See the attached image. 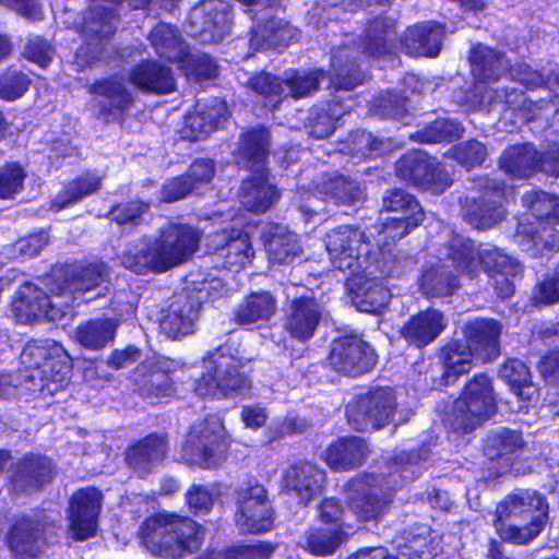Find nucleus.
<instances>
[{
    "mask_svg": "<svg viewBox=\"0 0 559 559\" xmlns=\"http://www.w3.org/2000/svg\"><path fill=\"white\" fill-rule=\"evenodd\" d=\"M150 41L155 51L170 61L179 60L186 51L178 31L160 23L150 33Z\"/></svg>",
    "mask_w": 559,
    "mask_h": 559,
    "instance_id": "nucleus-51",
    "label": "nucleus"
},
{
    "mask_svg": "<svg viewBox=\"0 0 559 559\" xmlns=\"http://www.w3.org/2000/svg\"><path fill=\"white\" fill-rule=\"evenodd\" d=\"M500 167L514 178H527L537 170L559 176V145L543 157L531 144L514 145L503 153Z\"/></svg>",
    "mask_w": 559,
    "mask_h": 559,
    "instance_id": "nucleus-18",
    "label": "nucleus"
},
{
    "mask_svg": "<svg viewBox=\"0 0 559 559\" xmlns=\"http://www.w3.org/2000/svg\"><path fill=\"white\" fill-rule=\"evenodd\" d=\"M324 484V471L310 462L294 464L283 476L284 488L294 493L299 503L304 506L321 495Z\"/></svg>",
    "mask_w": 559,
    "mask_h": 559,
    "instance_id": "nucleus-20",
    "label": "nucleus"
},
{
    "mask_svg": "<svg viewBox=\"0 0 559 559\" xmlns=\"http://www.w3.org/2000/svg\"><path fill=\"white\" fill-rule=\"evenodd\" d=\"M396 169L403 180L435 194L442 193L451 185L449 174L437 159L420 151L405 154Z\"/></svg>",
    "mask_w": 559,
    "mask_h": 559,
    "instance_id": "nucleus-14",
    "label": "nucleus"
},
{
    "mask_svg": "<svg viewBox=\"0 0 559 559\" xmlns=\"http://www.w3.org/2000/svg\"><path fill=\"white\" fill-rule=\"evenodd\" d=\"M486 195L491 199L466 209L468 222L478 229L490 228L504 218L501 200L507 195L506 187H500L495 180H486Z\"/></svg>",
    "mask_w": 559,
    "mask_h": 559,
    "instance_id": "nucleus-33",
    "label": "nucleus"
},
{
    "mask_svg": "<svg viewBox=\"0 0 559 559\" xmlns=\"http://www.w3.org/2000/svg\"><path fill=\"white\" fill-rule=\"evenodd\" d=\"M108 276V269L105 264H91L82 269L78 274L64 283V286L57 285L50 288L55 295L69 292L72 295L85 294L99 286L106 281Z\"/></svg>",
    "mask_w": 559,
    "mask_h": 559,
    "instance_id": "nucleus-48",
    "label": "nucleus"
},
{
    "mask_svg": "<svg viewBox=\"0 0 559 559\" xmlns=\"http://www.w3.org/2000/svg\"><path fill=\"white\" fill-rule=\"evenodd\" d=\"M11 311L21 324H32L35 321V284L24 282L15 292L11 301Z\"/></svg>",
    "mask_w": 559,
    "mask_h": 559,
    "instance_id": "nucleus-54",
    "label": "nucleus"
},
{
    "mask_svg": "<svg viewBox=\"0 0 559 559\" xmlns=\"http://www.w3.org/2000/svg\"><path fill=\"white\" fill-rule=\"evenodd\" d=\"M117 27V14L112 8L95 7L93 8L84 23L83 32L85 36H97L105 38L110 36Z\"/></svg>",
    "mask_w": 559,
    "mask_h": 559,
    "instance_id": "nucleus-55",
    "label": "nucleus"
},
{
    "mask_svg": "<svg viewBox=\"0 0 559 559\" xmlns=\"http://www.w3.org/2000/svg\"><path fill=\"white\" fill-rule=\"evenodd\" d=\"M344 109L336 103H329L322 107L314 108L307 124L308 132L316 139L330 136L336 122L344 115Z\"/></svg>",
    "mask_w": 559,
    "mask_h": 559,
    "instance_id": "nucleus-52",
    "label": "nucleus"
},
{
    "mask_svg": "<svg viewBox=\"0 0 559 559\" xmlns=\"http://www.w3.org/2000/svg\"><path fill=\"white\" fill-rule=\"evenodd\" d=\"M445 248V259L439 258L436 262H429L424 266L419 278V288L428 297H445L452 295L459 287L457 277L450 271L453 265ZM460 274H463L460 272Z\"/></svg>",
    "mask_w": 559,
    "mask_h": 559,
    "instance_id": "nucleus-24",
    "label": "nucleus"
},
{
    "mask_svg": "<svg viewBox=\"0 0 559 559\" xmlns=\"http://www.w3.org/2000/svg\"><path fill=\"white\" fill-rule=\"evenodd\" d=\"M376 362L374 350L356 335H345L332 343L329 364L338 372L357 377L370 371Z\"/></svg>",
    "mask_w": 559,
    "mask_h": 559,
    "instance_id": "nucleus-19",
    "label": "nucleus"
},
{
    "mask_svg": "<svg viewBox=\"0 0 559 559\" xmlns=\"http://www.w3.org/2000/svg\"><path fill=\"white\" fill-rule=\"evenodd\" d=\"M297 286L285 288L287 298H292L284 316V329L292 338L307 342L313 337L323 317V307L312 295L294 296Z\"/></svg>",
    "mask_w": 559,
    "mask_h": 559,
    "instance_id": "nucleus-16",
    "label": "nucleus"
},
{
    "mask_svg": "<svg viewBox=\"0 0 559 559\" xmlns=\"http://www.w3.org/2000/svg\"><path fill=\"white\" fill-rule=\"evenodd\" d=\"M223 289V283L219 278H191L188 281V286L181 294L190 296V302L197 306V310L200 312L201 305L209 300H215L221 296Z\"/></svg>",
    "mask_w": 559,
    "mask_h": 559,
    "instance_id": "nucleus-57",
    "label": "nucleus"
},
{
    "mask_svg": "<svg viewBox=\"0 0 559 559\" xmlns=\"http://www.w3.org/2000/svg\"><path fill=\"white\" fill-rule=\"evenodd\" d=\"M370 267L358 274H350L349 287L353 302L361 312H377L384 308L391 299V293L379 280L371 278Z\"/></svg>",
    "mask_w": 559,
    "mask_h": 559,
    "instance_id": "nucleus-23",
    "label": "nucleus"
},
{
    "mask_svg": "<svg viewBox=\"0 0 559 559\" xmlns=\"http://www.w3.org/2000/svg\"><path fill=\"white\" fill-rule=\"evenodd\" d=\"M325 248L340 271L358 274L371 267L370 243L359 228L345 225L332 229L326 234Z\"/></svg>",
    "mask_w": 559,
    "mask_h": 559,
    "instance_id": "nucleus-11",
    "label": "nucleus"
},
{
    "mask_svg": "<svg viewBox=\"0 0 559 559\" xmlns=\"http://www.w3.org/2000/svg\"><path fill=\"white\" fill-rule=\"evenodd\" d=\"M264 246L273 264H290L301 258L302 248L296 234L278 224H270L264 231Z\"/></svg>",
    "mask_w": 559,
    "mask_h": 559,
    "instance_id": "nucleus-28",
    "label": "nucleus"
},
{
    "mask_svg": "<svg viewBox=\"0 0 559 559\" xmlns=\"http://www.w3.org/2000/svg\"><path fill=\"white\" fill-rule=\"evenodd\" d=\"M312 185L320 199L341 204H355L364 197L358 183L336 173L321 174Z\"/></svg>",
    "mask_w": 559,
    "mask_h": 559,
    "instance_id": "nucleus-34",
    "label": "nucleus"
},
{
    "mask_svg": "<svg viewBox=\"0 0 559 559\" xmlns=\"http://www.w3.org/2000/svg\"><path fill=\"white\" fill-rule=\"evenodd\" d=\"M251 170L252 177L242 182L240 202L248 211L261 213L278 200L280 192L269 181L265 168Z\"/></svg>",
    "mask_w": 559,
    "mask_h": 559,
    "instance_id": "nucleus-31",
    "label": "nucleus"
},
{
    "mask_svg": "<svg viewBox=\"0 0 559 559\" xmlns=\"http://www.w3.org/2000/svg\"><path fill=\"white\" fill-rule=\"evenodd\" d=\"M5 543L16 559L35 557V520L16 516L9 526Z\"/></svg>",
    "mask_w": 559,
    "mask_h": 559,
    "instance_id": "nucleus-44",
    "label": "nucleus"
},
{
    "mask_svg": "<svg viewBox=\"0 0 559 559\" xmlns=\"http://www.w3.org/2000/svg\"><path fill=\"white\" fill-rule=\"evenodd\" d=\"M297 31L283 20H271L252 31L251 46L257 50L278 49L289 45Z\"/></svg>",
    "mask_w": 559,
    "mask_h": 559,
    "instance_id": "nucleus-45",
    "label": "nucleus"
},
{
    "mask_svg": "<svg viewBox=\"0 0 559 559\" xmlns=\"http://www.w3.org/2000/svg\"><path fill=\"white\" fill-rule=\"evenodd\" d=\"M215 249L224 259V266L231 271H239L249 265L254 257L247 233L233 229L229 235L224 230L215 237Z\"/></svg>",
    "mask_w": 559,
    "mask_h": 559,
    "instance_id": "nucleus-30",
    "label": "nucleus"
},
{
    "mask_svg": "<svg viewBox=\"0 0 559 559\" xmlns=\"http://www.w3.org/2000/svg\"><path fill=\"white\" fill-rule=\"evenodd\" d=\"M383 207L389 212L401 213V216H409L413 225H419L424 221V211L415 198L404 190L389 191L383 198Z\"/></svg>",
    "mask_w": 559,
    "mask_h": 559,
    "instance_id": "nucleus-53",
    "label": "nucleus"
},
{
    "mask_svg": "<svg viewBox=\"0 0 559 559\" xmlns=\"http://www.w3.org/2000/svg\"><path fill=\"white\" fill-rule=\"evenodd\" d=\"M471 63L473 75L484 82L497 80L508 69V64L501 56L483 45H477L472 49Z\"/></svg>",
    "mask_w": 559,
    "mask_h": 559,
    "instance_id": "nucleus-46",
    "label": "nucleus"
},
{
    "mask_svg": "<svg viewBox=\"0 0 559 559\" xmlns=\"http://www.w3.org/2000/svg\"><path fill=\"white\" fill-rule=\"evenodd\" d=\"M441 358L445 384L454 383L460 376L467 373L472 369L473 360L478 359L472 347L462 341L447 344L442 348Z\"/></svg>",
    "mask_w": 559,
    "mask_h": 559,
    "instance_id": "nucleus-42",
    "label": "nucleus"
},
{
    "mask_svg": "<svg viewBox=\"0 0 559 559\" xmlns=\"http://www.w3.org/2000/svg\"><path fill=\"white\" fill-rule=\"evenodd\" d=\"M451 156L462 166L472 168L481 165L487 156V148L478 141H468L453 147Z\"/></svg>",
    "mask_w": 559,
    "mask_h": 559,
    "instance_id": "nucleus-61",
    "label": "nucleus"
},
{
    "mask_svg": "<svg viewBox=\"0 0 559 559\" xmlns=\"http://www.w3.org/2000/svg\"><path fill=\"white\" fill-rule=\"evenodd\" d=\"M199 317L197 306L190 302V296L178 294L163 314L159 329L169 338H178L193 333Z\"/></svg>",
    "mask_w": 559,
    "mask_h": 559,
    "instance_id": "nucleus-25",
    "label": "nucleus"
},
{
    "mask_svg": "<svg viewBox=\"0 0 559 559\" xmlns=\"http://www.w3.org/2000/svg\"><path fill=\"white\" fill-rule=\"evenodd\" d=\"M133 381L143 397L152 403L168 397L175 392L167 360L141 364L133 373Z\"/></svg>",
    "mask_w": 559,
    "mask_h": 559,
    "instance_id": "nucleus-22",
    "label": "nucleus"
},
{
    "mask_svg": "<svg viewBox=\"0 0 559 559\" xmlns=\"http://www.w3.org/2000/svg\"><path fill=\"white\" fill-rule=\"evenodd\" d=\"M150 205L142 201H131L115 205L109 212L111 221L119 225H139L142 216L148 211Z\"/></svg>",
    "mask_w": 559,
    "mask_h": 559,
    "instance_id": "nucleus-63",
    "label": "nucleus"
},
{
    "mask_svg": "<svg viewBox=\"0 0 559 559\" xmlns=\"http://www.w3.org/2000/svg\"><path fill=\"white\" fill-rule=\"evenodd\" d=\"M522 444L520 433L509 429H501L492 432L486 439L485 453L490 460L503 457Z\"/></svg>",
    "mask_w": 559,
    "mask_h": 559,
    "instance_id": "nucleus-56",
    "label": "nucleus"
},
{
    "mask_svg": "<svg viewBox=\"0 0 559 559\" xmlns=\"http://www.w3.org/2000/svg\"><path fill=\"white\" fill-rule=\"evenodd\" d=\"M277 300L267 292H255L247 296L235 312V320L242 325L267 322L275 314Z\"/></svg>",
    "mask_w": 559,
    "mask_h": 559,
    "instance_id": "nucleus-41",
    "label": "nucleus"
},
{
    "mask_svg": "<svg viewBox=\"0 0 559 559\" xmlns=\"http://www.w3.org/2000/svg\"><path fill=\"white\" fill-rule=\"evenodd\" d=\"M323 73L320 70L311 72L287 73L284 80L269 73H261L249 81L250 87L263 97L265 106L276 109L278 104L292 96L301 98L317 91Z\"/></svg>",
    "mask_w": 559,
    "mask_h": 559,
    "instance_id": "nucleus-12",
    "label": "nucleus"
},
{
    "mask_svg": "<svg viewBox=\"0 0 559 559\" xmlns=\"http://www.w3.org/2000/svg\"><path fill=\"white\" fill-rule=\"evenodd\" d=\"M496 397L490 379L485 374L466 383L445 416V423L456 432L467 433L496 414Z\"/></svg>",
    "mask_w": 559,
    "mask_h": 559,
    "instance_id": "nucleus-6",
    "label": "nucleus"
},
{
    "mask_svg": "<svg viewBox=\"0 0 559 559\" xmlns=\"http://www.w3.org/2000/svg\"><path fill=\"white\" fill-rule=\"evenodd\" d=\"M347 533L338 528H311L305 536L302 546L316 556H330L341 546Z\"/></svg>",
    "mask_w": 559,
    "mask_h": 559,
    "instance_id": "nucleus-50",
    "label": "nucleus"
},
{
    "mask_svg": "<svg viewBox=\"0 0 559 559\" xmlns=\"http://www.w3.org/2000/svg\"><path fill=\"white\" fill-rule=\"evenodd\" d=\"M235 523L243 533H262L273 526V509L265 488L248 484L236 496Z\"/></svg>",
    "mask_w": 559,
    "mask_h": 559,
    "instance_id": "nucleus-13",
    "label": "nucleus"
},
{
    "mask_svg": "<svg viewBox=\"0 0 559 559\" xmlns=\"http://www.w3.org/2000/svg\"><path fill=\"white\" fill-rule=\"evenodd\" d=\"M448 254L455 269L471 278L475 277L480 269H484L488 276L501 272L516 274L519 270L518 264L500 250H475L473 242L460 235H453Z\"/></svg>",
    "mask_w": 559,
    "mask_h": 559,
    "instance_id": "nucleus-9",
    "label": "nucleus"
},
{
    "mask_svg": "<svg viewBox=\"0 0 559 559\" xmlns=\"http://www.w3.org/2000/svg\"><path fill=\"white\" fill-rule=\"evenodd\" d=\"M465 342L481 361L495 359L499 354L500 324L491 319H476L464 329Z\"/></svg>",
    "mask_w": 559,
    "mask_h": 559,
    "instance_id": "nucleus-26",
    "label": "nucleus"
},
{
    "mask_svg": "<svg viewBox=\"0 0 559 559\" xmlns=\"http://www.w3.org/2000/svg\"><path fill=\"white\" fill-rule=\"evenodd\" d=\"M444 328L443 313L436 309H427L411 317L401 329V335L407 343L421 348L435 341Z\"/></svg>",
    "mask_w": 559,
    "mask_h": 559,
    "instance_id": "nucleus-29",
    "label": "nucleus"
},
{
    "mask_svg": "<svg viewBox=\"0 0 559 559\" xmlns=\"http://www.w3.org/2000/svg\"><path fill=\"white\" fill-rule=\"evenodd\" d=\"M523 203L535 219L527 226H520L523 250L535 258L558 248L559 198L544 191H531L523 195Z\"/></svg>",
    "mask_w": 559,
    "mask_h": 559,
    "instance_id": "nucleus-5",
    "label": "nucleus"
},
{
    "mask_svg": "<svg viewBox=\"0 0 559 559\" xmlns=\"http://www.w3.org/2000/svg\"><path fill=\"white\" fill-rule=\"evenodd\" d=\"M500 376L518 395H522V390L527 388L531 381L527 367L518 359L507 361L500 369Z\"/></svg>",
    "mask_w": 559,
    "mask_h": 559,
    "instance_id": "nucleus-64",
    "label": "nucleus"
},
{
    "mask_svg": "<svg viewBox=\"0 0 559 559\" xmlns=\"http://www.w3.org/2000/svg\"><path fill=\"white\" fill-rule=\"evenodd\" d=\"M271 145L270 132L264 127L248 130L240 138L237 158L240 165L254 168H264V162Z\"/></svg>",
    "mask_w": 559,
    "mask_h": 559,
    "instance_id": "nucleus-39",
    "label": "nucleus"
},
{
    "mask_svg": "<svg viewBox=\"0 0 559 559\" xmlns=\"http://www.w3.org/2000/svg\"><path fill=\"white\" fill-rule=\"evenodd\" d=\"M483 102H486L489 107L503 105L507 106L508 109L514 111H521L522 105L525 106V109L528 110H531L532 106H536L532 102L527 103L524 93L518 92L514 88H512L510 92L508 88H506L501 93L498 90H488L486 91V95L484 96Z\"/></svg>",
    "mask_w": 559,
    "mask_h": 559,
    "instance_id": "nucleus-62",
    "label": "nucleus"
},
{
    "mask_svg": "<svg viewBox=\"0 0 559 559\" xmlns=\"http://www.w3.org/2000/svg\"><path fill=\"white\" fill-rule=\"evenodd\" d=\"M26 173L17 162H7L0 167V199H13L23 190Z\"/></svg>",
    "mask_w": 559,
    "mask_h": 559,
    "instance_id": "nucleus-58",
    "label": "nucleus"
},
{
    "mask_svg": "<svg viewBox=\"0 0 559 559\" xmlns=\"http://www.w3.org/2000/svg\"><path fill=\"white\" fill-rule=\"evenodd\" d=\"M130 80L144 92L167 94L175 90V78L170 69L157 61L139 63L132 70Z\"/></svg>",
    "mask_w": 559,
    "mask_h": 559,
    "instance_id": "nucleus-36",
    "label": "nucleus"
},
{
    "mask_svg": "<svg viewBox=\"0 0 559 559\" xmlns=\"http://www.w3.org/2000/svg\"><path fill=\"white\" fill-rule=\"evenodd\" d=\"M227 449L228 438L221 418L210 416L191 427L179 459L203 468L216 467L224 461Z\"/></svg>",
    "mask_w": 559,
    "mask_h": 559,
    "instance_id": "nucleus-7",
    "label": "nucleus"
},
{
    "mask_svg": "<svg viewBox=\"0 0 559 559\" xmlns=\"http://www.w3.org/2000/svg\"><path fill=\"white\" fill-rule=\"evenodd\" d=\"M178 61L181 62L188 79L200 81L216 76L217 67L209 56L190 55L185 51Z\"/></svg>",
    "mask_w": 559,
    "mask_h": 559,
    "instance_id": "nucleus-60",
    "label": "nucleus"
},
{
    "mask_svg": "<svg viewBox=\"0 0 559 559\" xmlns=\"http://www.w3.org/2000/svg\"><path fill=\"white\" fill-rule=\"evenodd\" d=\"M395 35V22L392 19L376 17L367 25L361 37V53L371 57H381L390 53Z\"/></svg>",
    "mask_w": 559,
    "mask_h": 559,
    "instance_id": "nucleus-38",
    "label": "nucleus"
},
{
    "mask_svg": "<svg viewBox=\"0 0 559 559\" xmlns=\"http://www.w3.org/2000/svg\"><path fill=\"white\" fill-rule=\"evenodd\" d=\"M367 454L368 447L362 439L342 438L326 449L324 461L332 469L346 471L359 466Z\"/></svg>",
    "mask_w": 559,
    "mask_h": 559,
    "instance_id": "nucleus-37",
    "label": "nucleus"
},
{
    "mask_svg": "<svg viewBox=\"0 0 559 559\" xmlns=\"http://www.w3.org/2000/svg\"><path fill=\"white\" fill-rule=\"evenodd\" d=\"M102 492L94 487L75 491L68 508V534L75 540H86L96 535L102 510Z\"/></svg>",
    "mask_w": 559,
    "mask_h": 559,
    "instance_id": "nucleus-17",
    "label": "nucleus"
},
{
    "mask_svg": "<svg viewBox=\"0 0 559 559\" xmlns=\"http://www.w3.org/2000/svg\"><path fill=\"white\" fill-rule=\"evenodd\" d=\"M429 451L420 449L417 453H401L393 461V473L389 479L372 475H361L346 486V498L350 511L358 521L378 520L389 503L390 491L397 485V478L413 480L427 468Z\"/></svg>",
    "mask_w": 559,
    "mask_h": 559,
    "instance_id": "nucleus-2",
    "label": "nucleus"
},
{
    "mask_svg": "<svg viewBox=\"0 0 559 559\" xmlns=\"http://www.w3.org/2000/svg\"><path fill=\"white\" fill-rule=\"evenodd\" d=\"M103 177L98 171H87L75 180L71 181L53 200L52 206L56 211L81 201L83 198L95 193L102 187Z\"/></svg>",
    "mask_w": 559,
    "mask_h": 559,
    "instance_id": "nucleus-47",
    "label": "nucleus"
},
{
    "mask_svg": "<svg viewBox=\"0 0 559 559\" xmlns=\"http://www.w3.org/2000/svg\"><path fill=\"white\" fill-rule=\"evenodd\" d=\"M547 516L544 496L535 490H520L497 506L495 527L502 539L525 544L543 531Z\"/></svg>",
    "mask_w": 559,
    "mask_h": 559,
    "instance_id": "nucleus-4",
    "label": "nucleus"
},
{
    "mask_svg": "<svg viewBox=\"0 0 559 559\" xmlns=\"http://www.w3.org/2000/svg\"><path fill=\"white\" fill-rule=\"evenodd\" d=\"M40 394L53 395L64 388L71 374V361L62 353V348L55 346L53 356L45 359L40 366Z\"/></svg>",
    "mask_w": 559,
    "mask_h": 559,
    "instance_id": "nucleus-40",
    "label": "nucleus"
},
{
    "mask_svg": "<svg viewBox=\"0 0 559 559\" xmlns=\"http://www.w3.org/2000/svg\"><path fill=\"white\" fill-rule=\"evenodd\" d=\"M91 92L98 98V115L106 120H119L133 102L123 84L111 79L96 82Z\"/></svg>",
    "mask_w": 559,
    "mask_h": 559,
    "instance_id": "nucleus-27",
    "label": "nucleus"
},
{
    "mask_svg": "<svg viewBox=\"0 0 559 559\" xmlns=\"http://www.w3.org/2000/svg\"><path fill=\"white\" fill-rule=\"evenodd\" d=\"M201 235L188 224L169 223L155 239L142 238L130 243L121 255L122 265L142 274L166 272L189 261L198 250Z\"/></svg>",
    "mask_w": 559,
    "mask_h": 559,
    "instance_id": "nucleus-1",
    "label": "nucleus"
},
{
    "mask_svg": "<svg viewBox=\"0 0 559 559\" xmlns=\"http://www.w3.org/2000/svg\"><path fill=\"white\" fill-rule=\"evenodd\" d=\"M140 539L154 556L182 559L200 549L204 530L190 518L159 513L144 521L140 530Z\"/></svg>",
    "mask_w": 559,
    "mask_h": 559,
    "instance_id": "nucleus-3",
    "label": "nucleus"
},
{
    "mask_svg": "<svg viewBox=\"0 0 559 559\" xmlns=\"http://www.w3.org/2000/svg\"><path fill=\"white\" fill-rule=\"evenodd\" d=\"M229 4L223 0H202L189 15L188 33L201 43L221 41L230 31Z\"/></svg>",
    "mask_w": 559,
    "mask_h": 559,
    "instance_id": "nucleus-15",
    "label": "nucleus"
},
{
    "mask_svg": "<svg viewBox=\"0 0 559 559\" xmlns=\"http://www.w3.org/2000/svg\"><path fill=\"white\" fill-rule=\"evenodd\" d=\"M349 46L338 47L332 55L331 83L335 90H353L362 82V74L356 66L357 56Z\"/></svg>",
    "mask_w": 559,
    "mask_h": 559,
    "instance_id": "nucleus-43",
    "label": "nucleus"
},
{
    "mask_svg": "<svg viewBox=\"0 0 559 559\" xmlns=\"http://www.w3.org/2000/svg\"><path fill=\"white\" fill-rule=\"evenodd\" d=\"M396 397L390 388H374L355 396L346 406L348 425L358 431L380 429L393 421Z\"/></svg>",
    "mask_w": 559,
    "mask_h": 559,
    "instance_id": "nucleus-10",
    "label": "nucleus"
},
{
    "mask_svg": "<svg viewBox=\"0 0 559 559\" xmlns=\"http://www.w3.org/2000/svg\"><path fill=\"white\" fill-rule=\"evenodd\" d=\"M228 117L227 105L219 98L199 99L194 110L186 116L183 134L191 141L205 139Z\"/></svg>",
    "mask_w": 559,
    "mask_h": 559,
    "instance_id": "nucleus-21",
    "label": "nucleus"
},
{
    "mask_svg": "<svg viewBox=\"0 0 559 559\" xmlns=\"http://www.w3.org/2000/svg\"><path fill=\"white\" fill-rule=\"evenodd\" d=\"M118 323L110 319L90 321L75 331L78 342L91 349H100L112 342Z\"/></svg>",
    "mask_w": 559,
    "mask_h": 559,
    "instance_id": "nucleus-49",
    "label": "nucleus"
},
{
    "mask_svg": "<svg viewBox=\"0 0 559 559\" xmlns=\"http://www.w3.org/2000/svg\"><path fill=\"white\" fill-rule=\"evenodd\" d=\"M204 372L195 385V393L201 397L223 399L241 394L249 390L250 383L239 371V360L217 348L203 360Z\"/></svg>",
    "mask_w": 559,
    "mask_h": 559,
    "instance_id": "nucleus-8",
    "label": "nucleus"
},
{
    "mask_svg": "<svg viewBox=\"0 0 559 559\" xmlns=\"http://www.w3.org/2000/svg\"><path fill=\"white\" fill-rule=\"evenodd\" d=\"M444 27L435 22H425L408 27L402 46L413 57H436L441 48Z\"/></svg>",
    "mask_w": 559,
    "mask_h": 559,
    "instance_id": "nucleus-32",
    "label": "nucleus"
},
{
    "mask_svg": "<svg viewBox=\"0 0 559 559\" xmlns=\"http://www.w3.org/2000/svg\"><path fill=\"white\" fill-rule=\"evenodd\" d=\"M166 455L164 438L151 435L130 447L126 453L128 465L140 476L155 468Z\"/></svg>",
    "mask_w": 559,
    "mask_h": 559,
    "instance_id": "nucleus-35",
    "label": "nucleus"
},
{
    "mask_svg": "<svg viewBox=\"0 0 559 559\" xmlns=\"http://www.w3.org/2000/svg\"><path fill=\"white\" fill-rule=\"evenodd\" d=\"M461 132L462 128L456 121L451 119H438L428 128L418 131L413 138L423 143H439L457 139Z\"/></svg>",
    "mask_w": 559,
    "mask_h": 559,
    "instance_id": "nucleus-59",
    "label": "nucleus"
}]
</instances>
